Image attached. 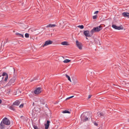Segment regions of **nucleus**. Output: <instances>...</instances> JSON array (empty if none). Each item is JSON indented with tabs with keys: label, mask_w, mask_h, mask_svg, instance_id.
<instances>
[{
	"label": "nucleus",
	"mask_w": 129,
	"mask_h": 129,
	"mask_svg": "<svg viewBox=\"0 0 129 129\" xmlns=\"http://www.w3.org/2000/svg\"><path fill=\"white\" fill-rule=\"evenodd\" d=\"M102 29V27L100 25L96 27H94L90 31V33L92 35L94 33L99 32Z\"/></svg>",
	"instance_id": "obj_1"
},
{
	"label": "nucleus",
	"mask_w": 129,
	"mask_h": 129,
	"mask_svg": "<svg viewBox=\"0 0 129 129\" xmlns=\"http://www.w3.org/2000/svg\"><path fill=\"white\" fill-rule=\"evenodd\" d=\"M2 121L6 125H9L10 124L9 120L6 117H5L3 118Z\"/></svg>",
	"instance_id": "obj_2"
},
{
	"label": "nucleus",
	"mask_w": 129,
	"mask_h": 129,
	"mask_svg": "<svg viewBox=\"0 0 129 129\" xmlns=\"http://www.w3.org/2000/svg\"><path fill=\"white\" fill-rule=\"evenodd\" d=\"M16 80V78L15 77H13L11 79L8 83V85L10 86L11 85H13L14 84L15 80Z\"/></svg>",
	"instance_id": "obj_3"
},
{
	"label": "nucleus",
	"mask_w": 129,
	"mask_h": 129,
	"mask_svg": "<svg viewBox=\"0 0 129 129\" xmlns=\"http://www.w3.org/2000/svg\"><path fill=\"white\" fill-rule=\"evenodd\" d=\"M42 89L41 87H38L36 88L34 91V93L36 94H38L40 93L42 91Z\"/></svg>",
	"instance_id": "obj_4"
},
{
	"label": "nucleus",
	"mask_w": 129,
	"mask_h": 129,
	"mask_svg": "<svg viewBox=\"0 0 129 129\" xmlns=\"http://www.w3.org/2000/svg\"><path fill=\"white\" fill-rule=\"evenodd\" d=\"M113 28L116 29L120 30V29H122L123 28V27L121 25L119 26H116V25L113 24L112 25Z\"/></svg>",
	"instance_id": "obj_5"
},
{
	"label": "nucleus",
	"mask_w": 129,
	"mask_h": 129,
	"mask_svg": "<svg viewBox=\"0 0 129 129\" xmlns=\"http://www.w3.org/2000/svg\"><path fill=\"white\" fill-rule=\"evenodd\" d=\"M76 44L77 46L81 50L82 49V44L81 42H79L78 40L76 41Z\"/></svg>",
	"instance_id": "obj_6"
},
{
	"label": "nucleus",
	"mask_w": 129,
	"mask_h": 129,
	"mask_svg": "<svg viewBox=\"0 0 129 129\" xmlns=\"http://www.w3.org/2000/svg\"><path fill=\"white\" fill-rule=\"evenodd\" d=\"M83 34L86 37H90L92 35L91 34V35L90 34L89 30L84 31L83 32Z\"/></svg>",
	"instance_id": "obj_7"
},
{
	"label": "nucleus",
	"mask_w": 129,
	"mask_h": 129,
	"mask_svg": "<svg viewBox=\"0 0 129 129\" xmlns=\"http://www.w3.org/2000/svg\"><path fill=\"white\" fill-rule=\"evenodd\" d=\"M52 43L53 42L50 40L46 41L45 42L44 44L42 46L43 47L45 46H46L49 44H52Z\"/></svg>",
	"instance_id": "obj_8"
},
{
	"label": "nucleus",
	"mask_w": 129,
	"mask_h": 129,
	"mask_svg": "<svg viewBox=\"0 0 129 129\" xmlns=\"http://www.w3.org/2000/svg\"><path fill=\"white\" fill-rule=\"evenodd\" d=\"M37 99L39 101V102L40 103V104L43 105H44L45 104V102L43 99L42 98H38Z\"/></svg>",
	"instance_id": "obj_9"
},
{
	"label": "nucleus",
	"mask_w": 129,
	"mask_h": 129,
	"mask_svg": "<svg viewBox=\"0 0 129 129\" xmlns=\"http://www.w3.org/2000/svg\"><path fill=\"white\" fill-rule=\"evenodd\" d=\"M122 15L124 17H127L128 18H129V13L124 12L122 14Z\"/></svg>",
	"instance_id": "obj_10"
},
{
	"label": "nucleus",
	"mask_w": 129,
	"mask_h": 129,
	"mask_svg": "<svg viewBox=\"0 0 129 129\" xmlns=\"http://www.w3.org/2000/svg\"><path fill=\"white\" fill-rule=\"evenodd\" d=\"M5 124L2 121L0 124V128L1 129H3L4 128H5Z\"/></svg>",
	"instance_id": "obj_11"
},
{
	"label": "nucleus",
	"mask_w": 129,
	"mask_h": 129,
	"mask_svg": "<svg viewBox=\"0 0 129 129\" xmlns=\"http://www.w3.org/2000/svg\"><path fill=\"white\" fill-rule=\"evenodd\" d=\"M50 122V121L49 120H47V122L46 124H45V128L46 129H47L49 127V123Z\"/></svg>",
	"instance_id": "obj_12"
},
{
	"label": "nucleus",
	"mask_w": 129,
	"mask_h": 129,
	"mask_svg": "<svg viewBox=\"0 0 129 129\" xmlns=\"http://www.w3.org/2000/svg\"><path fill=\"white\" fill-rule=\"evenodd\" d=\"M98 116L99 117H103L104 116L105 114L103 112H98L97 113Z\"/></svg>",
	"instance_id": "obj_13"
},
{
	"label": "nucleus",
	"mask_w": 129,
	"mask_h": 129,
	"mask_svg": "<svg viewBox=\"0 0 129 129\" xmlns=\"http://www.w3.org/2000/svg\"><path fill=\"white\" fill-rule=\"evenodd\" d=\"M56 25L55 24H49L47 25L46 27L47 28L48 27H54L56 26Z\"/></svg>",
	"instance_id": "obj_14"
},
{
	"label": "nucleus",
	"mask_w": 129,
	"mask_h": 129,
	"mask_svg": "<svg viewBox=\"0 0 129 129\" xmlns=\"http://www.w3.org/2000/svg\"><path fill=\"white\" fill-rule=\"evenodd\" d=\"M20 102L18 101H16L13 103V105L17 106H18L20 104Z\"/></svg>",
	"instance_id": "obj_15"
},
{
	"label": "nucleus",
	"mask_w": 129,
	"mask_h": 129,
	"mask_svg": "<svg viewBox=\"0 0 129 129\" xmlns=\"http://www.w3.org/2000/svg\"><path fill=\"white\" fill-rule=\"evenodd\" d=\"M61 44L63 45H69V44H68V42L67 41H64L63 42H62L61 43Z\"/></svg>",
	"instance_id": "obj_16"
},
{
	"label": "nucleus",
	"mask_w": 129,
	"mask_h": 129,
	"mask_svg": "<svg viewBox=\"0 0 129 129\" xmlns=\"http://www.w3.org/2000/svg\"><path fill=\"white\" fill-rule=\"evenodd\" d=\"M16 34L17 35L18 37H22L23 38L24 37L23 35L19 33H16Z\"/></svg>",
	"instance_id": "obj_17"
},
{
	"label": "nucleus",
	"mask_w": 129,
	"mask_h": 129,
	"mask_svg": "<svg viewBox=\"0 0 129 129\" xmlns=\"http://www.w3.org/2000/svg\"><path fill=\"white\" fill-rule=\"evenodd\" d=\"M70 60L68 59H66L64 60L63 62L64 63H67L70 62Z\"/></svg>",
	"instance_id": "obj_18"
},
{
	"label": "nucleus",
	"mask_w": 129,
	"mask_h": 129,
	"mask_svg": "<svg viewBox=\"0 0 129 129\" xmlns=\"http://www.w3.org/2000/svg\"><path fill=\"white\" fill-rule=\"evenodd\" d=\"M65 76L66 77L68 78V80L71 82V81L70 76L67 74L65 75Z\"/></svg>",
	"instance_id": "obj_19"
},
{
	"label": "nucleus",
	"mask_w": 129,
	"mask_h": 129,
	"mask_svg": "<svg viewBox=\"0 0 129 129\" xmlns=\"http://www.w3.org/2000/svg\"><path fill=\"white\" fill-rule=\"evenodd\" d=\"M9 108L10 109L13 111H14L15 110V109H14V108L13 106V105L10 106L9 107Z\"/></svg>",
	"instance_id": "obj_20"
},
{
	"label": "nucleus",
	"mask_w": 129,
	"mask_h": 129,
	"mask_svg": "<svg viewBox=\"0 0 129 129\" xmlns=\"http://www.w3.org/2000/svg\"><path fill=\"white\" fill-rule=\"evenodd\" d=\"M62 113H70V112H69V111H67V110H64L62 112Z\"/></svg>",
	"instance_id": "obj_21"
},
{
	"label": "nucleus",
	"mask_w": 129,
	"mask_h": 129,
	"mask_svg": "<svg viewBox=\"0 0 129 129\" xmlns=\"http://www.w3.org/2000/svg\"><path fill=\"white\" fill-rule=\"evenodd\" d=\"M78 27L80 28V29H83L84 28V26L83 25H79L78 26Z\"/></svg>",
	"instance_id": "obj_22"
},
{
	"label": "nucleus",
	"mask_w": 129,
	"mask_h": 129,
	"mask_svg": "<svg viewBox=\"0 0 129 129\" xmlns=\"http://www.w3.org/2000/svg\"><path fill=\"white\" fill-rule=\"evenodd\" d=\"M8 75V74L6 73L5 72L3 73V74H2V76H6L7 75Z\"/></svg>",
	"instance_id": "obj_23"
},
{
	"label": "nucleus",
	"mask_w": 129,
	"mask_h": 129,
	"mask_svg": "<svg viewBox=\"0 0 129 129\" xmlns=\"http://www.w3.org/2000/svg\"><path fill=\"white\" fill-rule=\"evenodd\" d=\"M25 37L26 38H28L29 37V34L28 33H26L25 34Z\"/></svg>",
	"instance_id": "obj_24"
},
{
	"label": "nucleus",
	"mask_w": 129,
	"mask_h": 129,
	"mask_svg": "<svg viewBox=\"0 0 129 129\" xmlns=\"http://www.w3.org/2000/svg\"><path fill=\"white\" fill-rule=\"evenodd\" d=\"M33 126L34 129H38L37 126L34 125H33Z\"/></svg>",
	"instance_id": "obj_25"
},
{
	"label": "nucleus",
	"mask_w": 129,
	"mask_h": 129,
	"mask_svg": "<svg viewBox=\"0 0 129 129\" xmlns=\"http://www.w3.org/2000/svg\"><path fill=\"white\" fill-rule=\"evenodd\" d=\"M88 118L87 117H86L85 118L83 119V121H86L88 120Z\"/></svg>",
	"instance_id": "obj_26"
},
{
	"label": "nucleus",
	"mask_w": 129,
	"mask_h": 129,
	"mask_svg": "<svg viewBox=\"0 0 129 129\" xmlns=\"http://www.w3.org/2000/svg\"><path fill=\"white\" fill-rule=\"evenodd\" d=\"M5 79L4 80V81H7L8 79V75L7 76H5Z\"/></svg>",
	"instance_id": "obj_27"
},
{
	"label": "nucleus",
	"mask_w": 129,
	"mask_h": 129,
	"mask_svg": "<svg viewBox=\"0 0 129 129\" xmlns=\"http://www.w3.org/2000/svg\"><path fill=\"white\" fill-rule=\"evenodd\" d=\"M5 79L4 80V81H7L8 79V75L7 76H5Z\"/></svg>",
	"instance_id": "obj_28"
},
{
	"label": "nucleus",
	"mask_w": 129,
	"mask_h": 129,
	"mask_svg": "<svg viewBox=\"0 0 129 129\" xmlns=\"http://www.w3.org/2000/svg\"><path fill=\"white\" fill-rule=\"evenodd\" d=\"M97 18V15H94L93 16V19H95L96 18Z\"/></svg>",
	"instance_id": "obj_29"
},
{
	"label": "nucleus",
	"mask_w": 129,
	"mask_h": 129,
	"mask_svg": "<svg viewBox=\"0 0 129 129\" xmlns=\"http://www.w3.org/2000/svg\"><path fill=\"white\" fill-rule=\"evenodd\" d=\"M23 106V104H21L20 106H19V107L20 108H22Z\"/></svg>",
	"instance_id": "obj_30"
},
{
	"label": "nucleus",
	"mask_w": 129,
	"mask_h": 129,
	"mask_svg": "<svg viewBox=\"0 0 129 129\" xmlns=\"http://www.w3.org/2000/svg\"><path fill=\"white\" fill-rule=\"evenodd\" d=\"M99 12L98 11H96L94 12V14H97Z\"/></svg>",
	"instance_id": "obj_31"
},
{
	"label": "nucleus",
	"mask_w": 129,
	"mask_h": 129,
	"mask_svg": "<svg viewBox=\"0 0 129 129\" xmlns=\"http://www.w3.org/2000/svg\"><path fill=\"white\" fill-rule=\"evenodd\" d=\"M91 95H88V99H89V98H90L91 97Z\"/></svg>",
	"instance_id": "obj_32"
},
{
	"label": "nucleus",
	"mask_w": 129,
	"mask_h": 129,
	"mask_svg": "<svg viewBox=\"0 0 129 129\" xmlns=\"http://www.w3.org/2000/svg\"><path fill=\"white\" fill-rule=\"evenodd\" d=\"M8 91L9 92H10V89H8Z\"/></svg>",
	"instance_id": "obj_33"
},
{
	"label": "nucleus",
	"mask_w": 129,
	"mask_h": 129,
	"mask_svg": "<svg viewBox=\"0 0 129 129\" xmlns=\"http://www.w3.org/2000/svg\"><path fill=\"white\" fill-rule=\"evenodd\" d=\"M74 96H70V98H72Z\"/></svg>",
	"instance_id": "obj_34"
},
{
	"label": "nucleus",
	"mask_w": 129,
	"mask_h": 129,
	"mask_svg": "<svg viewBox=\"0 0 129 129\" xmlns=\"http://www.w3.org/2000/svg\"><path fill=\"white\" fill-rule=\"evenodd\" d=\"M94 124L95 125H96V126H97L98 125V124L96 123H95Z\"/></svg>",
	"instance_id": "obj_35"
},
{
	"label": "nucleus",
	"mask_w": 129,
	"mask_h": 129,
	"mask_svg": "<svg viewBox=\"0 0 129 129\" xmlns=\"http://www.w3.org/2000/svg\"><path fill=\"white\" fill-rule=\"evenodd\" d=\"M2 100L1 99H0V104L2 103Z\"/></svg>",
	"instance_id": "obj_36"
},
{
	"label": "nucleus",
	"mask_w": 129,
	"mask_h": 129,
	"mask_svg": "<svg viewBox=\"0 0 129 129\" xmlns=\"http://www.w3.org/2000/svg\"><path fill=\"white\" fill-rule=\"evenodd\" d=\"M70 99V97H68V98H67L66 99Z\"/></svg>",
	"instance_id": "obj_37"
},
{
	"label": "nucleus",
	"mask_w": 129,
	"mask_h": 129,
	"mask_svg": "<svg viewBox=\"0 0 129 129\" xmlns=\"http://www.w3.org/2000/svg\"><path fill=\"white\" fill-rule=\"evenodd\" d=\"M70 99V97H68V98H67L66 99Z\"/></svg>",
	"instance_id": "obj_38"
},
{
	"label": "nucleus",
	"mask_w": 129,
	"mask_h": 129,
	"mask_svg": "<svg viewBox=\"0 0 129 129\" xmlns=\"http://www.w3.org/2000/svg\"><path fill=\"white\" fill-rule=\"evenodd\" d=\"M13 70H14V72L15 71V69H14V68H13Z\"/></svg>",
	"instance_id": "obj_39"
},
{
	"label": "nucleus",
	"mask_w": 129,
	"mask_h": 129,
	"mask_svg": "<svg viewBox=\"0 0 129 129\" xmlns=\"http://www.w3.org/2000/svg\"><path fill=\"white\" fill-rule=\"evenodd\" d=\"M23 117V116H21V117H21V118H22V117Z\"/></svg>",
	"instance_id": "obj_40"
},
{
	"label": "nucleus",
	"mask_w": 129,
	"mask_h": 129,
	"mask_svg": "<svg viewBox=\"0 0 129 129\" xmlns=\"http://www.w3.org/2000/svg\"><path fill=\"white\" fill-rule=\"evenodd\" d=\"M128 121L129 122V119H128Z\"/></svg>",
	"instance_id": "obj_41"
},
{
	"label": "nucleus",
	"mask_w": 129,
	"mask_h": 129,
	"mask_svg": "<svg viewBox=\"0 0 129 129\" xmlns=\"http://www.w3.org/2000/svg\"><path fill=\"white\" fill-rule=\"evenodd\" d=\"M86 39H87V40H88V39L87 38V37H86Z\"/></svg>",
	"instance_id": "obj_42"
},
{
	"label": "nucleus",
	"mask_w": 129,
	"mask_h": 129,
	"mask_svg": "<svg viewBox=\"0 0 129 129\" xmlns=\"http://www.w3.org/2000/svg\"><path fill=\"white\" fill-rule=\"evenodd\" d=\"M81 119H83L82 118H81Z\"/></svg>",
	"instance_id": "obj_43"
},
{
	"label": "nucleus",
	"mask_w": 129,
	"mask_h": 129,
	"mask_svg": "<svg viewBox=\"0 0 129 129\" xmlns=\"http://www.w3.org/2000/svg\"><path fill=\"white\" fill-rule=\"evenodd\" d=\"M3 77L2 78V79H3Z\"/></svg>",
	"instance_id": "obj_44"
}]
</instances>
